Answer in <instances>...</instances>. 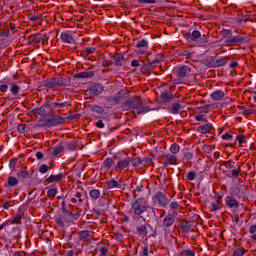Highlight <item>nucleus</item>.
<instances>
[{
    "label": "nucleus",
    "mask_w": 256,
    "mask_h": 256,
    "mask_svg": "<svg viewBox=\"0 0 256 256\" xmlns=\"http://www.w3.org/2000/svg\"><path fill=\"white\" fill-rule=\"evenodd\" d=\"M124 105L127 109H133L134 115H145V113L151 111V108L145 105L143 99L139 96L128 98Z\"/></svg>",
    "instance_id": "obj_1"
},
{
    "label": "nucleus",
    "mask_w": 256,
    "mask_h": 256,
    "mask_svg": "<svg viewBox=\"0 0 256 256\" xmlns=\"http://www.w3.org/2000/svg\"><path fill=\"white\" fill-rule=\"evenodd\" d=\"M147 211V201L144 198H138L132 203L130 213L132 215H143Z\"/></svg>",
    "instance_id": "obj_2"
},
{
    "label": "nucleus",
    "mask_w": 256,
    "mask_h": 256,
    "mask_svg": "<svg viewBox=\"0 0 256 256\" xmlns=\"http://www.w3.org/2000/svg\"><path fill=\"white\" fill-rule=\"evenodd\" d=\"M171 202V200L167 197V194L158 191L152 196V203L156 205V207H160L165 209L167 205Z\"/></svg>",
    "instance_id": "obj_3"
},
{
    "label": "nucleus",
    "mask_w": 256,
    "mask_h": 256,
    "mask_svg": "<svg viewBox=\"0 0 256 256\" xmlns=\"http://www.w3.org/2000/svg\"><path fill=\"white\" fill-rule=\"evenodd\" d=\"M44 107L49 109L52 113H61L66 107H71V102H46Z\"/></svg>",
    "instance_id": "obj_4"
},
{
    "label": "nucleus",
    "mask_w": 256,
    "mask_h": 256,
    "mask_svg": "<svg viewBox=\"0 0 256 256\" xmlns=\"http://www.w3.org/2000/svg\"><path fill=\"white\" fill-rule=\"evenodd\" d=\"M249 41H251L250 37L244 35H236L226 39L224 43L226 47H233V45H243L245 43H249Z\"/></svg>",
    "instance_id": "obj_5"
},
{
    "label": "nucleus",
    "mask_w": 256,
    "mask_h": 256,
    "mask_svg": "<svg viewBox=\"0 0 256 256\" xmlns=\"http://www.w3.org/2000/svg\"><path fill=\"white\" fill-rule=\"evenodd\" d=\"M48 117L44 123V127H57V125H63L65 123V118L55 115V113L48 115Z\"/></svg>",
    "instance_id": "obj_6"
},
{
    "label": "nucleus",
    "mask_w": 256,
    "mask_h": 256,
    "mask_svg": "<svg viewBox=\"0 0 256 256\" xmlns=\"http://www.w3.org/2000/svg\"><path fill=\"white\" fill-rule=\"evenodd\" d=\"M177 210L169 211L168 215L162 221V227L169 229V227H173L175 224V217H177Z\"/></svg>",
    "instance_id": "obj_7"
},
{
    "label": "nucleus",
    "mask_w": 256,
    "mask_h": 256,
    "mask_svg": "<svg viewBox=\"0 0 256 256\" xmlns=\"http://www.w3.org/2000/svg\"><path fill=\"white\" fill-rule=\"evenodd\" d=\"M185 39L188 40L189 43H199V39H201V32L198 30H194L191 32H188L184 35Z\"/></svg>",
    "instance_id": "obj_8"
},
{
    "label": "nucleus",
    "mask_w": 256,
    "mask_h": 256,
    "mask_svg": "<svg viewBox=\"0 0 256 256\" xmlns=\"http://www.w3.org/2000/svg\"><path fill=\"white\" fill-rule=\"evenodd\" d=\"M131 163V157H125L124 159H120L117 162V165L115 166L114 170L117 171L118 173H121L123 169L129 167Z\"/></svg>",
    "instance_id": "obj_9"
},
{
    "label": "nucleus",
    "mask_w": 256,
    "mask_h": 256,
    "mask_svg": "<svg viewBox=\"0 0 256 256\" xmlns=\"http://www.w3.org/2000/svg\"><path fill=\"white\" fill-rule=\"evenodd\" d=\"M56 89L59 87H69L71 85V78L58 76L54 78Z\"/></svg>",
    "instance_id": "obj_10"
},
{
    "label": "nucleus",
    "mask_w": 256,
    "mask_h": 256,
    "mask_svg": "<svg viewBox=\"0 0 256 256\" xmlns=\"http://www.w3.org/2000/svg\"><path fill=\"white\" fill-rule=\"evenodd\" d=\"M230 195L232 197H237V199H241L243 195H245V192H243V186L239 184H235L230 188Z\"/></svg>",
    "instance_id": "obj_11"
},
{
    "label": "nucleus",
    "mask_w": 256,
    "mask_h": 256,
    "mask_svg": "<svg viewBox=\"0 0 256 256\" xmlns=\"http://www.w3.org/2000/svg\"><path fill=\"white\" fill-rule=\"evenodd\" d=\"M32 113H34V115H40V117H49V115H53L51 110L45 107V104H43L40 108H34Z\"/></svg>",
    "instance_id": "obj_12"
},
{
    "label": "nucleus",
    "mask_w": 256,
    "mask_h": 256,
    "mask_svg": "<svg viewBox=\"0 0 256 256\" xmlns=\"http://www.w3.org/2000/svg\"><path fill=\"white\" fill-rule=\"evenodd\" d=\"M225 203L229 209H239V202L233 196H226Z\"/></svg>",
    "instance_id": "obj_13"
},
{
    "label": "nucleus",
    "mask_w": 256,
    "mask_h": 256,
    "mask_svg": "<svg viewBox=\"0 0 256 256\" xmlns=\"http://www.w3.org/2000/svg\"><path fill=\"white\" fill-rule=\"evenodd\" d=\"M103 91V85L101 84H95L90 87L89 89V95L91 97H95L97 95H101V92Z\"/></svg>",
    "instance_id": "obj_14"
},
{
    "label": "nucleus",
    "mask_w": 256,
    "mask_h": 256,
    "mask_svg": "<svg viewBox=\"0 0 256 256\" xmlns=\"http://www.w3.org/2000/svg\"><path fill=\"white\" fill-rule=\"evenodd\" d=\"M189 73H191V68L189 66H181L176 69V75L180 78L187 77Z\"/></svg>",
    "instance_id": "obj_15"
},
{
    "label": "nucleus",
    "mask_w": 256,
    "mask_h": 256,
    "mask_svg": "<svg viewBox=\"0 0 256 256\" xmlns=\"http://www.w3.org/2000/svg\"><path fill=\"white\" fill-rule=\"evenodd\" d=\"M164 159L165 160L163 164L165 165V167H167L168 165H176L178 161L177 156L171 154L165 155Z\"/></svg>",
    "instance_id": "obj_16"
},
{
    "label": "nucleus",
    "mask_w": 256,
    "mask_h": 256,
    "mask_svg": "<svg viewBox=\"0 0 256 256\" xmlns=\"http://www.w3.org/2000/svg\"><path fill=\"white\" fill-rule=\"evenodd\" d=\"M60 39H61L62 43H68L70 45L75 43V38H73V36L71 34H69L68 32H63L60 35Z\"/></svg>",
    "instance_id": "obj_17"
},
{
    "label": "nucleus",
    "mask_w": 256,
    "mask_h": 256,
    "mask_svg": "<svg viewBox=\"0 0 256 256\" xmlns=\"http://www.w3.org/2000/svg\"><path fill=\"white\" fill-rule=\"evenodd\" d=\"M65 175L63 173L50 175L46 178L47 183H59V181H63Z\"/></svg>",
    "instance_id": "obj_18"
},
{
    "label": "nucleus",
    "mask_w": 256,
    "mask_h": 256,
    "mask_svg": "<svg viewBox=\"0 0 256 256\" xmlns=\"http://www.w3.org/2000/svg\"><path fill=\"white\" fill-rule=\"evenodd\" d=\"M91 77H95V72L93 71L80 72L74 75L75 79H91Z\"/></svg>",
    "instance_id": "obj_19"
},
{
    "label": "nucleus",
    "mask_w": 256,
    "mask_h": 256,
    "mask_svg": "<svg viewBox=\"0 0 256 256\" xmlns=\"http://www.w3.org/2000/svg\"><path fill=\"white\" fill-rule=\"evenodd\" d=\"M212 130H213V124L211 123L198 126V131L199 133H202V135H207V133H211Z\"/></svg>",
    "instance_id": "obj_20"
},
{
    "label": "nucleus",
    "mask_w": 256,
    "mask_h": 256,
    "mask_svg": "<svg viewBox=\"0 0 256 256\" xmlns=\"http://www.w3.org/2000/svg\"><path fill=\"white\" fill-rule=\"evenodd\" d=\"M212 67H223V65H227V58L225 57H220V58H215L212 60Z\"/></svg>",
    "instance_id": "obj_21"
},
{
    "label": "nucleus",
    "mask_w": 256,
    "mask_h": 256,
    "mask_svg": "<svg viewBox=\"0 0 256 256\" xmlns=\"http://www.w3.org/2000/svg\"><path fill=\"white\" fill-rule=\"evenodd\" d=\"M160 99H161L162 103H169V102L173 101V94L169 91H164L161 93Z\"/></svg>",
    "instance_id": "obj_22"
},
{
    "label": "nucleus",
    "mask_w": 256,
    "mask_h": 256,
    "mask_svg": "<svg viewBox=\"0 0 256 256\" xmlns=\"http://www.w3.org/2000/svg\"><path fill=\"white\" fill-rule=\"evenodd\" d=\"M43 87L47 89H57V84L55 82V78L46 79L43 82Z\"/></svg>",
    "instance_id": "obj_23"
},
{
    "label": "nucleus",
    "mask_w": 256,
    "mask_h": 256,
    "mask_svg": "<svg viewBox=\"0 0 256 256\" xmlns=\"http://www.w3.org/2000/svg\"><path fill=\"white\" fill-rule=\"evenodd\" d=\"M209 209L212 213H215V211H221V200H220V198H218L214 202H212L211 205L209 206Z\"/></svg>",
    "instance_id": "obj_24"
},
{
    "label": "nucleus",
    "mask_w": 256,
    "mask_h": 256,
    "mask_svg": "<svg viewBox=\"0 0 256 256\" xmlns=\"http://www.w3.org/2000/svg\"><path fill=\"white\" fill-rule=\"evenodd\" d=\"M17 185H19V180L15 176H9L4 187H17Z\"/></svg>",
    "instance_id": "obj_25"
},
{
    "label": "nucleus",
    "mask_w": 256,
    "mask_h": 256,
    "mask_svg": "<svg viewBox=\"0 0 256 256\" xmlns=\"http://www.w3.org/2000/svg\"><path fill=\"white\" fill-rule=\"evenodd\" d=\"M107 189H121V182H117L115 179H111L106 182Z\"/></svg>",
    "instance_id": "obj_26"
},
{
    "label": "nucleus",
    "mask_w": 256,
    "mask_h": 256,
    "mask_svg": "<svg viewBox=\"0 0 256 256\" xmlns=\"http://www.w3.org/2000/svg\"><path fill=\"white\" fill-rule=\"evenodd\" d=\"M223 97H225V92L222 90H216L211 94V99H213V101H221Z\"/></svg>",
    "instance_id": "obj_27"
},
{
    "label": "nucleus",
    "mask_w": 256,
    "mask_h": 256,
    "mask_svg": "<svg viewBox=\"0 0 256 256\" xmlns=\"http://www.w3.org/2000/svg\"><path fill=\"white\" fill-rule=\"evenodd\" d=\"M80 241H91V233L89 230H82L79 232Z\"/></svg>",
    "instance_id": "obj_28"
},
{
    "label": "nucleus",
    "mask_w": 256,
    "mask_h": 256,
    "mask_svg": "<svg viewBox=\"0 0 256 256\" xmlns=\"http://www.w3.org/2000/svg\"><path fill=\"white\" fill-rule=\"evenodd\" d=\"M62 212L65 215H69L70 217H73V219H79V217H81V214L79 213L73 214V212H69V210H67V208L65 207V202H62Z\"/></svg>",
    "instance_id": "obj_29"
},
{
    "label": "nucleus",
    "mask_w": 256,
    "mask_h": 256,
    "mask_svg": "<svg viewBox=\"0 0 256 256\" xmlns=\"http://www.w3.org/2000/svg\"><path fill=\"white\" fill-rule=\"evenodd\" d=\"M137 233H139L142 237H147V226L141 224L136 226Z\"/></svg>",
    "instance_id": "obj_30"
},
{
    "label": "nucleus",
    "mask_w": 256,
    "mask_h": 256,
    "mask_svg": "<svg viewBox=\"0 0 256 256\" xmlns=\"http://www.w3.org/2000/svg\"><path fill=\"white\" fill-rule=\"evenodd\" d=\"M114 65L116 67H123V65H125V57H123V55H119L114 58Z\"/></svg>",
    "instance_id": "obj_31"
},
{
    "label": "nucleus",
    "mask_w": 256,
    "mask_h": 256,
    "mask_svg": "<svg viewBox=\"0 0 256 256\" xmlns=\"http://www.w3.org/2000/svg\"><path fill=\"white\" fill-rule=\"evenodd\" d=\"M55 223L59 225V227H65V216L59 214L54 217Z\"/></svg>",
    "instance_id": "obj_32"
},
{
    "label": "nucleus",
    "mask_w": 256,
    "mask_h": 256,
    "mask_svg": "<svg viewBox=\"0 0 256 256\" xmlns=\"http://www.w3.org/2000/svg\"><path fill=\"white\" fill-rule=\"evenodd\" d=\"M181 109H182L181 104L173 103L170 108V113H172L173 115H179V111H181Z\"/></svg>",
    "instance_id": "obj_33"
},
{
    "label": "nucleus",
    "mask_w": 256,
    "mask_h": 256,
    "mask_svg": "<svg viewBox=\"0 0 256 256\" xmlns=\"http://www.w3.org/2000/svg\"><path fill=\"white\" fill-rule=\"evenodd\" d=\"M63 151H65V146L63 145V143H60L59 145L55 146L53 148V155H61V153H63Z\"/></svg>",
    "instance_id": "obj_34"
},
{
    "label": "nucleus",
    "mask_w": 256,
    "mask_h": 256,
    "mask_svg": "<svg viewBox=\"0 0 256 256\" xmlns=\"http://www.w3.org/2000/svg\"><path fill=\"white\" fill-rule=\"evenodd\" d=\"M30 39L31 41H33V43H39L40 41H42V43H45V38H43V35L39 33L31 36Z\"/></svg>",
    "instance_id": "obj_35"
},
{
    "label": "nucleus",
    "mask_w": 256,
    "mask_h": 256,
    "mask_svg": "<svg viewBox=\"0 0 256 256\" xmlns=\"http://www.w3.org/2000/svg\"><path fill=\"white\" fill-rule=\"evenodd\" d=\"M220 34L222 35V37H224V39H231V37H233V32L227 29H222L220 31Z\"/></svg>",
    "instance_id": "obj_36"
},
{
    "label": "nucleus",
    "mask_w": 256,
    "mask_h": 256,
    "mask_svg": "<svg viewBox=\"0 0 256 256\" xmlns=\"http://www.w3.org/2000/svg\"><path fill=\"white\" fill-rule=\"evenodd\" d=\"M91 199H99L101 197V192L97 189H93L89 192Z\"/></svg>",
    "instance_id": "obj_37"
},
{
    "label": "nucleus",
    "mask_w": 256,
    "mask_h": 256,
    "mask_svg": "<svg viewBox=\"0 0 256 256\" xmlns=\"http://www.w3.org/2000/svg\"><path fill=\"white\" fill-rule=\"evenodd\" d=\"M130 163H132L133 167H139V165H143V159L136 157L131 159Z\"/></svg>",
    "instance_id": "obj_38"
},
{
    "label": "nucleus",
    "mask_w": 256,
    "mask_h": 256,
    "mask_svg": "<svg viewBox=\"0 0 256 256\" xmlns=\"http://www.w3.org/2000/svg\"><path fill=\"white\" fill-rule=\"evenodd\" d=\"M113 163H115V161H113L112 158H106L103 162V167L106 169H111V167H113Z\"/></svg>",
    "instance_id": "obj_39"
},
{
    "label": "nucleus",
    "mask_w": 256,
    "mask_h": 256,
    "mask_svg": "<svg viewBox=\"0 0 256 256\" xmlns=\"http://www.w3.org/2000/svg\"><path fill=\"white\" fill-rule=\"evenodd\" d=\"M136 47L138 49H141V47H149V42L145 39H142V40L137 42Z\"/></svg>",
    "instance_id": "obj_40"
},
{
    "label": "nucleus",
    "mask_w": 256,
    "mask_h": 256,
    "mask_svg": "<svg viewBox=\"0 0 256 256\" xmlns=\"http://www.w3.org/2000/svg\"><path fill=\"white\" fill-rule=\"evenodd\" d=\"M10 91H11L12 95H18L19 91H21V88L19 86H17V84H12Z\"/></svg>",
    "instance_id": "obj_41"
},
{
    "label": "nucleus",
    "mask_w": 256,
    "mask_h": 256,
    "mask_svg": "<svg viewBox=\"0 0 256 256\" xmlns=\"http://www.w3.org/2000/svg\"><path fill=\"white\" fill-rule=\"evenodd\" d=\"M21 219H23V216L21 214H18L14 219L12 220V225H21Z\"/></svg>",
    "instance_id": "obj_42"
},
{
    "label": "nucleus",
    "mask_w": 256,
    "mask_h": 256,
    "mask_svg": "<svg viewBox=\"0 0 256 256\" xmlns=\"http://www.w3.org/2000/svg\"><path fill=\"white\" fill-rule=\"evenodd\" d=\"M211 107H213V105L211 104H207L205 106H201V107H198V111H200V113H207V111H209V109H211Z\"/></svg>",
    "instance_id": "obj_43"
},
{
    "label": "nucleus",
    "mask_w": 256,
    "mask_h": 256,
    "mask_svg": "<svg viewBox=\"0 0 256 256\" xmlns=\"http://www.w3.org/2000/svg\"><path fill=\"white\" fill-rule=\"evenodd\" d=\"M17 176L21 177L22 179H29V172L21 170L17 173Z\"/></svg>",
    "instance_id": "obj_44"
},
{
    "label": "nucleus",
    "mask_w": 256,
    "mask_h": 256,
    "mask_svg": "<svg viewBox=\"0 0 256 256\" xmlns=\"http://www.w3.org/2000/svg\"><path fill=\"white\" fill-rule=\"evenodd\" d=\"M57 193H58L57 188H50L47 191V197H55Z\"/></svg>",
    "instance_id": "obj_45"
},
{
    "label": "nucleus",
    "mask_w": 256,
    "mask_h": 256,
    "mask_svg": "<svg viewBox=\"0 0 256 256\" xmlns=\"http://www.w3.org/2000/svg\"><path fill=\"white\" fill-rule=\"evenodd\" d=\"M195 177H197V173H195V171L188 172L187 174L188 181H195Z\"/></svg>",
    "instance_id": "obj_46"
},
{
    "label": "nucleus",
    "mask_w": 256,
    "mask_h": 256,
    "mask_svg": "<svg viewBox=\"0 0 256 256\" xmlns=\"http://www.w3.org/2000/svg\"><path fill=\"white\" fill-rule=\"evenodd\" d=\"M239 173H241V168L232 170L231 175L229 177H232L233 179H237L239 177Z\"/></svg>",
    "instance_id": "obj_47"
},
{
    "label": "nucleus",
    "mask_w": 256,
    "mask_h": 256,
    "mask_svg": "<svg viewBox=\"0 0 256 256\" xmlns=\"http://www.w3.org/2000/svg\"><path fill=\"white\" fill-rule=\"evenodd\" d=\"M137 3L140 4H147V5H153L155 3H157V0H136Z\"/></svg>",
    "instance_id": "obj_48"
},
{
    "label": "nucleus",
    "mask_w": 256,
    "mask_h": 256,
    "mask_svg": "<svg viewBox=\"0 0 256 256\" xmlns=\"http://www.w3.org/2000/svg\"><path fill=\"white\" fill-rule=\"evenodd\" d=\"M159 65V60H152L150 63H148V66L150 67V71H153L157 66Z\"/></svg>",
    "instance_id": "obj_49"
},
{
    "label": "nucleus",
    "mask_w": 256,
    "mask_h": 256,
    "mask_svg": "<svg viewBox=\"0 0 256 256\" xmlns=\"http://www.w3.org/2000/svg\"><path fill=\"white\" fill-rule=\"evenodd\" d=\"M198 43L200 45H203L205 43H209V38H207V36L204 34V35H201V37L199 38L198 40Z\"/></svg>",
    "instance_id": "obj_50"
},
{
    "label": "nucleus",
    "mask_w": 256,
    "mask_h": 256,
    "mask_svg": "<svg viewBox=\"0 0 256 256\" xmlns=\"http://www.w3.org/2000/svg\"><path fill=\"white\" fill-rule=\"evenodd\" d=\"M180 150V147L178 144H172L170 147V151L171 153H173V155H176V153Z\"/></svg>",
    "instance_id": "obj_51"
},
{
    "label": "nucleus",
    "mask_w": 256,
    "mask_h": 256,
    "mask_svg": "<svg viewBox=\"0 0 256 256\" xmlns=\"http://www.w3.org/2000/svg\"><path fill=\"white\" fill-rule=\"evenodd\" d=\"M245 255V250L243 248H237L234 250V256H243Z\"/></svg>",
    "instance_id": "obj_52"
},
{
    "label": "nucleus",
    "mask_w": 256,
    "mask_h": 256,
    "mask_svg": "<svg viewBox=\"0 0 256 256\" xmlns=\"http://www.w3.org/2000/svg\"><path fill=\"white\" fill-rule=\"evenodd\" d=\"M207 116L205 114H199L195 117L196 121H204V123H207Z\"/></svg>",
    "instance_id": "obj_53"
},
{
    "label": "nucleus",
    "mask_w": 256,
    "mask_h": 256,
    "mask_svg": "<svg viewBox=\"0 0 256 256\" xmlns=\"http://www.w3.org/2000/svg\"><path fill=\"white\" fill-rule=\"evenodd\" d=\"M236 139L240 145H243V143H247V139L245 138V135H238Z\"/></svg>",
    "instance_id": "obj_54"
},
{
    "label": "nucleus",
    "mask_w": 256,
    "mask_h": 256,
    "mask_svg": "<svg viewBox=\"0 0 256 256\" xmlns=\"http://www.w3.org/2000/svg\"><path fill=\"white\" fill-rule=\"evenodd\" d=\"M151 163H153V160L149 157L142 159V165H144V166H149V165H151Z\"/></svg>",
    "instance_id": "obj_55"
},
{
    "label": "nucleus",
    "mask_w": 256,
    "mask_h": 256,
    "mask_svg": "<svg viewBox=\"0 0 256 256\" xmlns=\"http://www.w3.org/2000/svg\"><path fill=\"white\" fill-rule=\"evenodd\" d=\"M92 111H94L95 113L101 114V113H104L105 110L103 109V107L96 105L92 107Z\"/></svg>",
    "instance_id": "obj_56"
},
{
    "label": "nucleus",
    "mask_w": 256,
    "mask_h": 256,
    "mask_svg": "<svg viewBox=\"0 0 256 256\" xmlns=\"http://www.w3.org/2000/svg\"><path fill=\"white\" fill-rule=\"evenodd\" d=\"M202 150L204 151V153H212L213 152V148L211 147V145H203Z\"/></svg>",
    "instance_id": "obj_57"
},
{
    "label": "nucleus",
    "mask_w": 256,
    "mask_h": 256,
    "mask_svg": "<svg viewBox=\"0 0 256 256\" xmlns=\"http://www.w3.org/2000/svg\"><path fill=\"white\" fill-rule=\"evenodd\" d=\"M47 171H49V166H47L46 164H42L39 167V173H47Z\"/></svg>",
    "instance_id": "obj_58"
},
{
    "label": "nucleus",
    "mask_w": 256,
    "mask_h": 256,
    "mask_svg": "<svg viewBox=\"0 0 256 256\" xmlns=\"http://www.w3.org/2000/svg\"><path fill=\"white\" fill-rule=\"evenodd\" d=\"M0 37H11V30H9V28H6V30L0 33Z\"/></svg>",
    "instance_id": "obj_59"
},
{
    "label": "nucleus",
    "mask_w": 256,
    "mask_h": 256,
    "mask_svg": "<svg viewBox=\"0 0 256 256\" xmlns=\"http://www.w3.org/2000/svg\"><path fill=\"white\" fill-rule=\"evenodd\" d=\"M25 131H27V125H25V124H19V125H18V132H19V133H25Z\"/></svg>",
    "instance_id": "obj_60"
},
{
    "label": "nucleus",
    "mask_w": 256,
    "mask_h": 256,
    "mask_svg": "<svg viewBox=\"0 0 256 256\" xmlns=\"http://www.w3.org/2000/svg\"><path fill=\"white\" fill-rule=\"evenodd\" d=\"M182 256H195V253H193V251L191 250H184L181 253Z\"/></svg>",
    "instance_id": "obj_61"
},
{
    "label": "nucleus",
    "mask_w": 256,
    "mask_h": 256,
    "mask_svg": "<svg viewBox=\"0 0 256 256\" xmlns=\"http://www.w3.org/2000/svg\"><path fill=\"white\" fill-rule=\"evenodd\" d=\"M140 256H149V247H144L140 252Z\"/></svg>",
    "instance_id": "obj_62"
},
{
    "label": "nucleus",
    "mask_w": 256,
    "mask_h": 256,
    "mask_svg": "<svg viewBox=\"0 0 256 256\" xmlns=\"http://www.w3.org/2000/svg\"><path fill=\"white\" fill-rule=\"evenodd\" d=\"M179 203L178 202H171L170 203V209H172V211H176V209H179Z\"/></svg>",
    "instance_id": "obj_63"
},
{
    "label": "nucleus",
    "mask_w": 256,
    "mask_h": 256,
    "mask_svg": "<svg viewBox=\"0 0 256 256\" xmlns=\"http://www.w3.org/2000/svg\"><path fill=\"white\" fill-rule=\"evenodd\" d=\"M107 253H109V250L107 249V247H102L100 249V256H107Z\"/></svg>",
    "instance_id": "obj_64"
}]
</instances>
